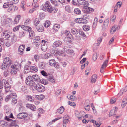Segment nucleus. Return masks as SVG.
Instances as JSON below:
<instances>
[{"label":"nucleus","instance_id":"obj_59","mask_svg":"<svg viewBox=\"0 0 127 127\" xmlns=\"http://www.w3.org/2000/svg\"><path fill=\"white\" fill-rule=\"evenodd\" d=\"M68 104L69 105L73 106L75 105V103L73 102L69 101L68 102Z\"/></svg>","mask_w":127,"mask_h":127},{"label":"nucleus","instance_id":"obj_32","mask_svg":"<svg viewBox=\"0 0 127 127\" xmlns=\"http://www.w3.org/2000/svg\"><path fill=\"white\" fill-rule=\"evenodd\" d=\"M97 75L96 74H94L93 75L91 79V82L93 83L95 82L96 81V79L97 78Z\"/></svg>","mask_w":127,"mask_h":127},{"label":"nucleus","instance_id":"obj_33","mask_svg":"<svg viewBox=\"0 0 127 127\" xmlns=\"http://www.w3.org/2000/svg\"><path fill=\"white\" fill-rule=\"evenodd\" d=\"M67 97L69 100L72 101H74L76 99V97L74 95H68Z\"/></svg>","mask_w":127,"mask_h":127},{"label":"nucleus","instance_id":"obj_46","mask_svg":"<svg viewBox=\"0 0 127 127\" xmlns=\"http://www.w3.org/2000/svg\"><path fill=\"white\" fill-rule=\"evenodd\" d=\"M52 66L54 67L56 69H59V65L58 63L57 62H55V63Z\"/></svg>","mask_w":127,"mask_h":127},{"label":"nucleus","instance_id":"obj_16","mask_svg":"<svg viewBox=\"0 0 127 127\" xmlns=\"http://www.w3.org/2000/svg\"><path fill=\"white\" fill-rule=\"evenodd\" d=\"M9 40H10L11 42L12 43L15 42L16 41V37L13 34H12L9 38Z\"/></svg>","mask_w":127,"mask_h":127},{"label":"nucleus","instance_id":"obj_45","mask_svg":"<svg viewBox=\"0 0 127 127\" xmlns=\"http://www.w3.org/2000/svg\"><path fill=\"white\" fill-rule=\"evenodd\" d=\"M52 66L54 67L56 69H59V65L58 63L57 62H55V63Z\"/></svg>","mask_w":127,"mask_h":127},{"label":"nucleus","instance_id":"obj_63","mask_svg":"<svg viewBox=\"0 0 127 127\" xmlns=\"http://www.w3.org/2000/svg\"><path fill=\"white\" fill-rule=\"evenodd\" d=\"M97 57V54L96 53L93 55L92 57V58L94 61H95L96 60Z\"/></svg>","mask_w":127,"mask_h":127},{"label":"nucleus","instance_id":"obj_41","mask_svg":"<svg viewBox=\"0 0 127 127\" xmlns=\"http://www.w3.org/2000/svg\"><path fill=\"white\" fill-rule=\"evenodd\" d=\"M7 125V123L1 120L0 121V125L3 127H5Z\"/></svg>","mask_w":127,"mask_h":127},{"label":"nucleus","instance_id":"obj_13","mask_svg":"<svg viewBox=\"0 0 127 127\" xmlns=\"http://www.w3.org/2000/svg\"><path fill=\"white\" fill-rule=\"evenodd\" d=\"M20 66V64L18 62H14V64L11 65V67L12 68H15L18 70Z\"/></svg>","mask_w":127,"mask_h":127},{"label":"nucleus","instance_id":"obj_58","mask_svg":"<svg viewBox=\"0 0 127 127\" xmlns=\"http://www.w3.org/2000/svg\"><path fill=\"white\" fill-rule=\"evenodd\" d=\"M65 9L66 11L69 12H71V9L70 6H66L65 7Z\"/></svg>","mask_w":127,"mask_h":127},{"label":"nucleus","instance_id":"obj_11","mask_svg":"<svg viewBox=\"0 0 127 127\" xmlns=\"http://www.w3.org/2000/svg\"><path fill=\"white\" fill-rule=\"evenodd\" d=\"M77 1L80 4L84 5L83 8L84 6H88L89 4L88 2L85 0H77Z\"/></svg>","mask_w":127,"mask_h":127},{"label":"nucleus","instance_id":"obj_17","mask_svg":"<svg viewBox=\"0 0 127 127\" xmlns=\"http://www.w3.org/2000/svg\"><path fill=\"white\" fill-rule=\"evenodd\" d=\"M62 44V42L59 41L55 42L53 44L52 46L53 47H57L61 45Z\"/></svg>","mask_w":127,"mask_h":127},{"label":"nucleus","instance_id":"obj_42","mask_svg":"<svg viewBox=\"0 0 127 127\" xmlns=\"http://www.w3.org/2000/svg\"><path fill=\"white\" fill-rule=\"evenodd\" d=\"M18 70V69H15V68H12L11 70V71L10 73L12 75H14L16 74Z\"/></svg>","mask_w":127,"mask_h":127},{"label":"nucleus","instance_id":"obj_19","mask_svg":"<svg viewBox=\"0 0 127 127\" xmlns=\"http://www.w3.org/2000/svg\"><path fill=\"white\" fill-rule=\"evenodd\" d=\"M64 107L63 106H61L57 110L56 112L60 114H61L64 112Z\"/></svg>","mask_w":127,"mask_h":127},{"label":"nucleus","instance_id":"obj_14","mask_svg":"<svg viewBox=\"0 0 127 127\" xmlns=\"http://www.w3.org/2000/svg\"><path fill=\"white\" fill-rule=\"evenodd\" d=\"M55 53L58 56H65V54L64 52L61 50H57L55 51Z\"/></svg>","mask_w":127,"mask_h":127},{"label":"nucleus","instance_id":"obj_15","mask_svg":"<svg viewBox=\"0 0 127 127\" xmlns=\"http://www.w3.org/2000/svg\"><path fill=\"white\" fill-rule=\"evenodd\" d=\"M120 28V27L118 26L117 25H115L113 26L110 30V33L112 34L114 33L117 30H118V28Z\"/></svg>","mask_w":127,"mask_h":127},{"label":"nucleus","instance_id":"obj_51","mask_svg":"<svg viewBox=\"0 0 127 127\" xmlns=\"http://www.w3.org/2000/svg\"><path fill=\"white\" fill-rule=\"evenodd\" d=\"M13 43L11 42L10 40H9L5 44L6 46L9 47Z\"/></svg>","mask_w":127,"mask_h":127},{"label":"nucleus","instance_id":"obj_26","mask_svg":"<svg viewBox=\"0 0 127 127\" xmlns=\"http://www.w3.org/2000/svg\"><path fill=\"white\" fill-rule=\"evenodd\" d=\"M98 20L97 18L96 17L95 18L92 26L93 29H94L96 27L98 22Z\"/></svg>","mask_w":127,"mask_h":127},{"label":"nucleus","instance_id":"obj_12","mask_svg":"<svg viewBox=\"0 0 127 127\" xmlns=\"http://www.w3.org/2000/svg\"><path fill=\"white\" fill-rule=\"evenodd\" d=\"M13 4V2L11 1H9L5 3L3 5V8H9L10 7L11 5Z\"/></svg>","mask_w":127,"mask_h":127},{"label":"nucleus","instance_id":"obj_31","mask_svg":"<svg viewBox=\"0 0 127 127\" xmlns=\"http://www.w3.org/2000/svg\"><path fill=\"white\" fill-rule=\"evenodd\" d=\"M36 28L37 30L39 32H42L43 31L44 27L41 25H39L36 27Z\"/></svg>","mask_w":127,"mask_h":127},{"label":"nucleus","instance_id":"obj_50","mask_svg":"<svg viewBox=\"0 0 127 127\" xmlns=\"http://www.w3.org/2000/svg\"><path fill=\"white\" fill-rule=\"evenodd\" d=\"M48 81L51 82L52 83H55V82L54 79L52 76H51L49 77L48 79Z\"/></svg>","mask_w":127,"mask_h":127},{"label":"nucleus","instance_id":"obj_34","mask_svg":"<svg viewBox=\"0 0 127 127\" xmlns=\"http://www.w3.org/2000/svg\"><path fill=\"white\" fill-rule=\"evenodd\" d=\"M84 30L86 31H88L90 29V26L87 25H84L83 26Z\"/></svg>","mask_w":127,"mask_h":127},{"label":"nucleus","instance_id":"obj_1","mask_svg":"<svg viewBox=\"0 0 127 127\" xmlns=\"http://www.w3.org/2000/svg\"><path fill=\"white\" fill-rule=\"evenodd\" d=\"M41 7L42 10L45 11L51 12L53 10V8L52 6L49 4V3L48 2L43 4Z\"/></svg>","mask_w":127,"mask_h":127},{"label":"nucleus","instance_id":"obj_24","mask_svg":"<svg viewBox=\"0 0 127 127\" xmlns=\"http://www.w3.org/2000/svg\"><path fill=\"white\" fill-rule=\"evenodd\" d=\"M35 98L39 100H43L45 98L44 95L43 94L36 95L35 96Z\"/></svg>","mask_w":127,"mask_h":127},{"label":"nucleus","instance_id":"obj_39","mask_svg":"<svg viewBox=\"0 0 127 127\" xmlns=\"http://www.w3.org/2000/svg\"><path fill=\"white\" fill-rule=\"evenodd\" d=\"M117 108L116 107V108L115 110H111L109 114V116H111L112 115L115 114V110H117Z\"/></svg>","mask_w":127,"mask_h":127},{"label":"nucleus","instance_id":"obj_22","mask_svg":"<svg viewBox=\"0 0 127 127\" xmlns=\"http://www.w3.org/2000/svg\"><path fill=\"white\" fill-rule=\"evenodd\" d=\"M69 117L68 115L67 114L65 115L63 117V123L66 124L69 121Z\"/></svg>","mask_w":127,"mask_h":127},{"label":"nucleus","instance_id":"obj_56","mask_svg":"<svg viewBox=\"0 0 127 127\" xmlns=\"http://www.w3.org/2000/svg\"><path fill=\"white\" fill-rule=\"evenodd\" d=\"M31 70L34 71L36 72L38 71L37 68L35 66H32L30 67Z\"/></svg>","mask_w":127,"mask_h":127},{"label":"nucleus","instance_id":"obj_28","mask_svg":"<svg viewBox=\"0 0 127 127\" xmlns=\"http://www.w3.org/2000/svg\"><path fill=\"white\" fill-rule=\"evenodd\" d=\"M30 67L27 65H26L24 67V72L25 74H27L29 72L30 70Z\"/></svg>","mask_w":127,"mask_h":127},{"label":"nucleus","instance_id":"obj_55","mask_svg":"<svg viewBox=\"0 0 127 127\" xmlns=\"http://www.w3.org/2000/svg\"><path fill=\"white\" fill-rule=\"evenodd\" d=\"M30 23V19H27L25 22H24V24L25 25H23L24 26H26V25H27L29 24Z\"/></svg>","mask_w":127,"mask_h":127},{"label":"nucleus","instance_id":"obj_2","mask_svg":"<svg viewBox=\"0 0 127 127\" xmlns=\"http://www.w3.org/2000/svg\"><path fill=\"white\" fill-rule=\"evenodd\" d=\"M21 27L25 30H28L29 33V37L30 39H32L35 36L34 32L33 31L31 30V28L28 26L22 25Z\"/></svg>","mask_w":127,"mask_h":127},{"label":"nucleus","instance_id":"obj_47","mask_svg":"<svg viewBox=\"0 0 127 127\" xmlns=\"http://www.w3.org/2000/svg\"><path fill=\"white\" fill-rule=\"evenodd\" d=\"M38 0H33V2L32 4L33 6L35 8H37L38 6L37 4Z\"/></svg>","mask_w":127,"mask_h":127},{"label":"nucleus","instance_id":"obj_61","mask_svg":"<svg viewBox=\"0 0 127 127\" xmlns=\"http://www.w3.org/2000/svg\"><path fill=\"white\" fill-rule=\"evenodd\" d=\"M4 38H2L0 39V43L2 45H4L5 43Z\"/></svg>","mask_w":127,"mask_h":127},{"label":"nucleus","instance_id":"obj_49","mask_svg":"<svg viewBox=\"0 0 127 127\" xmlns=\"http://www.w3.org/2000/svg\"><path fill=\"white\" fill-rule=\"evenodd\" d=\"M47 48V45H42L41 47V49L44 51H46Z\"/></svg>","mask_w":127,"mask_h":127},{"label":"nucleus","instance_id":"obj_21","mask_svg":"<svg viewBox=\"0 0 127 127\" xmlns=\"http://www.w3.org/2000/svg\"><path fill=\"white\" fill-rule=\"evenodd\" d=\"M26 106L28 108H29L32 110L35 111L36 110L35 106L33 105L27 104L26 105Z\"/></svg>","mask_w":127,"mask_h":127},{"label":"nucleus","instance_id":"obj_30","mask_svg":"<svg viewBox=\"0 0 127 127\" xmlns=\"http://www.w3.org/2000/svg\"><path fill=\"white\" fill-rule=\"evenodd\" d=\"M71 32L74 35H76L78 32V30L74 28H72L71 30Z\"/></svg>","mask_w":127,"mask_h":127},{"label":"nucleus","instance_id":"obj_27","mask_svg":"<svg viewBox=\"0 0 127 127\" xmlns=\"http://www.w3.org/2000/svg\"><path fill=\"white\" fill-rule=\"evenodd\" d=\"M11 61L9 57H5L3 60V63L5 64L9 63L10 64H11Z\"/></svg>","mask_w":127,"mask_h":127},{"label":"nucleus","instance_id":"obj_23","mask_svg":"<svg viewBox=\"0 0 127 127\" xmlns=\"http://www.w3.org/2000/svg\"><path fill=\"white\" fill-rule=\"evenodd\" d=\"M32 78H33L34 80L36 81L37 82H40L41 80L39 78V76L37 75H33L32 76Z\"/></svg>","mask_w":127,"mask_h":127},{"label":"nucleus","instance_id":"obj_6","mask_svg":"<svg viewBox=\"0 0 127 127\" xmlns=\"http://www.w3.org/2000/svg\"><path fill=\"white\" fill-rule=\"evenodd\" d=\"M1 84L4 85L5 91L6 92H8L10 89L11 86L6 80L5 79H3L1 81H0V85Z\"/></svg>","mask_w":127,"mask_h":127},{"label":"nucleus","instance_id":"obj_3","mask_svg":"<svg viewBox=\"0 0 127 127\" xmlns=\"http://www.w3.org/2000/svg\"><path fill=\"white\" fill-rule=\"evenodd\" d=\"M32 90H36L38 92H42L45 91V88L44 86L41 84H35V85L32 88Z\"/></svg>","mask_w":127,"mask_h":127},{"label":"nucleus","instance_id":"obj_4","mask_svg":"<svg viewBox=\"0 0 127 127\" xmlns=\"http://www.w3.org/2000/svg\"><path fill=\"white\" fill-rule=\"evenodd\" d=\"M25 82L26 84L30 87L31 89L35 85V84L32 80V77L31 76L27 77L26 78Z\"/></svg>","mask_w":127,"mask_h":127},{"label":"nucleus","instance_id":"obj_7","mask_svg":"<svg viewBox=\"0 0 127 127\" xmlns=\"http://www.w3.org/2000/svg\"><path fill=\"white\" fill-rule=\"evenodd\" d=\"M12 34L7 30L4 31L2 33L1 36L3 38H5V39L9 38Z\"/></svg>","mask_w":127,"mask_h":127},{"label":"nucleus","instance_id":"obj_64","mask_svg":"<svg viewBox=\"0 0 127 127\" xmlns=\"http://www.w3.org/2000/svg\"><path fill=\"white\" fill-rule=\"evenodd\" d=\"M20 27V25H18L14 27L13 29V31L14 32H15L16 31L18 30H19V28Z\"/></svg>","mask_w":127,"mask_h":127},{"label":"nucleus","instance_id":"obj_9","mask_svg":"<svg viewBox=\"0 0 127 127\" xmlns=\"http://www.w3.org/2000/svg\"><path fill=\"white\" fill-rule=\"evenodd\" d=\"M18 9V7L15 6L11 5L10 7L8 8L7 11L8 12H13L17 11Z\"/></svg>","mask_w":127,"mask_h":127},{"label":"nucleus","instance_id":"obj_54","mask_svg":"<svg viewBox=\"0 0 127 127\" xmlns=\"http://www.w3.org/2000/svg\"><path fill=\"white\" fill-rule=\"evenodd\" d=\"M21 6L23 9L25 10V2L24 1H22L21 2Z\"/></svg>","mask_w":127,"mask_h":127},{"label":"nucleus","instance_id":"obj_43","mask_svg":"<svg viewBox=\"0 0 127 127\" xmlns=\"http://www.w3.org/2000/svg\"><path fill=\"white\" fill-rule=\"evenodd\" d=\"M55 62V60L54 59L50 60L49 61V64L51 66H52Z\"/></svg>","mask_w":127,"mask_h":127},{"label":"nucleus","instance_id":"obj_52","mask_svg":"<svg viewBox=\"0 0 127 127\" xmlns=\"http://www.w3.org/2000/svg\"><path fill=\"white\" fill-rule=\"evenodd\" d=\"M51 2L54 5L57 6L58 5V3L56 0H50Z\"/></svg>","mask_w":127,"mask_h":127},{"label":"nucleus","instance_id":"obj_25","mask_svg":"<svg viewBox=\"0 0 127 127\" xmlns=\"http://www.w3.org/2000/svg\"><path fill=\"white\" fill-rule=\"evenodd\" d=\"M40 38L39 36H37L36 37L35 39H34L33 42L34 43H37V44H36L39 45L40 44Z\"/></svg>","mask_w":127,"mask_h":127},{"label":"nucleus","instance_id":"obj_48","mask_svg":"<svg viewBox=\"0 0 127 127\" xmlns=\"http://www.w3.org/2000/svg\"><path fill=\"white\" fill-rule=\"evenodd\" d=\"M74 12L75 13L77 14H80L81 12L80 10L78 8L75 9L74 10Z\"/></svg>","mask_w":127,"mask_h":127},{"label":"nucleus","instance_id":"obj_35","mask_svg":"<svg viewBox=\"0 0 127 127\" xmlns=\"http://www.w3.org/2000/svg\"><path fill=\"white\" fill-rule=\"evenodd\" d=\"M108 60H106L104 62L103 64L101 67L102 69H103L106 67L108 63Z\"/></svg>","mask_w":127,"mask_h":127},{"label":"nucleus","instance_id":"obj_5","mask_svg":"<svg viewBox=\"0 0 127 127\" xmlns=\"http://www.w3.org/2000/svg\"><path fill=\"white\" fill-rule=\"evenodd\" d=\"M12 21L10 18H8L6 19H2L1 24L2 26H10L12 24Z\"/></svg>","mask_w":127,"mask_h":127},{"label":"nucleus","instance_id":"obj_62","mask_svg":"<svg viewBox=\"0 0 127 127\" xmlns=\"http://www.w3.org/2000/svg\"><path fill=\"white\" fill-rule=\"evenodd\" d=\"M11 98L12 97H16L17 96L16 94L14 93H11L10 94Z\"/></svg>","mask_w":127,"mask_h":127},{"label":"nucleus","instance_id":"obj_53","mask_svg":"<svg viewBox=\"0 0 127 127\" xmlns=\"http://www.w3.org/2000/svg\"><path fill=\"white\" fill-rule=\"evenodd\" d=\"M75 115L78 118L79 120L81 119V117H79L80 115V113L79 112L77 111H75Z\"/></svg>","mask_w":127,"mask_h":127},{"label":"nucleus","instance_id":"obj_8","mask_svg":"<svg viewBox=\"0 0 127 127\" xmlns=\"http://www.w3.org/2000/svg\"><path fill=\"white\" fill-rule=\"evenodd\" d=\"M5 119L8 121H12V122H11L10 125V127L15 126L17 125L16 124V123L18 121L16 120H12L11 119H9V118H8L7 116H6L5 117Z\"/></svg>","mask_w":127,"mask_h":127},{"label":"nucleus","instance_id":"obj_10","mask_svg":"<svg viewBox=\"0 0 127 127\" xmlns=\"http://www.w3.org/2000/svg\"><path fill=\"white\" fill-rule=\"evenodd\" d=\"M109 23V19L108 18H107L104 20L102 26V29L105 30L107 29Z\"/></svg>","mask_w":127,"mask_h":127},{"label":"nucleus","instance_id":"obj_40","mask_svg":"<svg viewBox=\"0 0 127 127\" xmlns=\"http://www.w3.org/2000/svg\"><path fill=\"white\" fill-rule=\"evenodd\" d=\"M50 22L48 20H47L44 23V25L45 27L47 28L50 26Z\"/></svg>","mask_w":127,"mask_h":127},{"label":"nucleus","instance_id":"obj_37","mask_svg":"<svg viewBox=\"0 0 127 127\" xmlns=\"http://www.w3.org/2000/svg\"><path fill=\"white\" fill-rule=\"evenodd\" d=\"M60 27V26L59 24H56L54 25L53 28L55 30V31H57L59 29Z\"/></svg>","mask_w":127,"mask_h":127},{"label":"nucleus","instance_id":"obj_60","mask_svg":"<svg viewBox=\"0 0 127 127\" xmlns=\"http://www.w3.org/2000/svg\"><path fill=\"white\" fill-rule=\"evenodd\" d=\"M52 56V55L50 54L47 53L45 55L44 57L45 58L48 59L50 57Z\"/></svg>","mask_w":127,"mask_h":127},{"label":"nucleus","instance_id":"obj_57","mask_svg":"<svg viewBox=\"0 0 127 127\" xmlns=\"http://www.w3.org/2000/svg\"><path fill=\"white\" fill-rule=\"evenodd\" d=\"M17 100L16 99L13 98L12 101V105H14L17 103Z\"/></svg>","mask_w":127,"mask_h":127},{"label":"nucleus","instance_id":"obj_18","mask_svg":"<svg viewBox=\"0 0 127 127\" xmlns=\"http://www.w3.org/2000/svg\"><path fill=\"white\" fill-rule=\"evenodd\" d=\"M27 115L24 113H19L17 115V117L19 119H22L27 117Z\"/></svg>","mask_w":127,"mask_h":127},{"label":"nucleus","instance_id":"obj_36","mask_svg":"<svg viewBox=\"0 0 127 127\" xmlns=\"http://www.w3.org/2000/svg\"><path fill=\"white\" fill-rule=\"evenodd\" d=\"M83 8L85 9V10L86 11L87 10L91 11H93L94 10V9H93L91 8L90 7H88V6H84L83 7ZM84 11H85V10H84Z\"/></svg>","mask_w":127,"mask_h":127},{"label":"nucleus","instance_id":"obj_38","mask_svg":"<svg viewBox=\"0 0 127 127\" xmlns=\"http://www.w3.org/2000/svg\"><path fill=\"white\" fill-rule=\"evenodd\" d=\"M127 103V100L126 99H123L122 103V106L124 107L126 105Z\"/></svg>","mask_w":127,"mask_h":127},{"label":"nucleus","instance_id":"obj_20","mask_svg":"<svg viewBox=\"0 0 127 127\" xmlns=\"http://www.w3.org/2000/svg\"><path fill=\"white\" fill-rule=\"evenodd\" d=\"M21 16L19 15H17L13 21V23L14 24H18L20 19Z\"/></svg>","mask_w":127,"mask_h":127},{"label":"nucleus","instance_id":"obj_29","mask_svg":"<svg viewBox=\"0 0 127 127\" xmlns=\"http://www.w3.org/2000/svg\"><path fill=\"white\" fill-rule=\"evenodd\" d=\"M26 100L31 102H33L34 100V98L32 96H31L26 95Z\"/></svg>","mask_w":127,"mask_h":127},{"label":"nucleus","instance_id":"obj_44","mask_svg":"<svg viewBox=\"0 0 127 127\" xmlns=\"http://www.w3.org/2000/svg\"><path fill=\"white\" fill-rule=\"evenodd\" d=\"M80 34L83 37L84 39L86 38V36L84 32L82 31H80L79 32Z\"/></svg>","mask_w":127,"mask_h":127}]
</instances>
